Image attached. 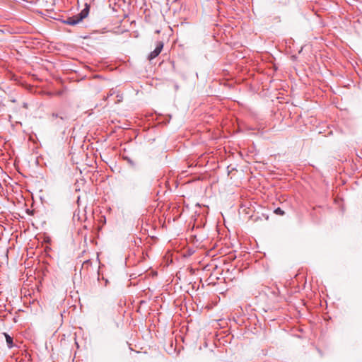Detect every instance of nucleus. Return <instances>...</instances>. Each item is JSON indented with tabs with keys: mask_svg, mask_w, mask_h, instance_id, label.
Segmentation results:
<instances>
[{
	"mask_svg": "<svg viewBox=\"0 0 362 362\" xmlns=\"http://www.w3.org/2000/svg\"><path fill=\"white\" fill-rule=\"evenodd\" d=\"M4 334L5 336L6 341L8 347L9 349L12 348L13 346V337H11L7 333H4Z\"/></svg>",
	"mask_w": 362,
	"mask_h": 362,
	"instance_id": "4",
	"label": "nucleus"
},
{
	"mask_svg": "<svg viewBox=\"0 0 362 362\" xmlns=\"http://www.w3.org/2000/svg\"><path fill=\"white\" fill-rule=\"evenodd\" d=\"M163 48V42L161 41L157 42L156 47L148 55V59L152 60L154 58H156L157 56H158L159 54L161 52Z\"/></svg>",
	"mask_w": 362,
	"mask_h": 362,
	"instance_id": "3",
	"label": "nucleus"
},
{
	"mask_svg": "<svg viewBox=\"0 0 362 362\" xmlns=\"http://www.w3.org/2000/svg\"><path fill=\"white\" fill-rule=\"evenodd\" d=\"M128 189L132 192H141L145 189H149V185L146 186L141 177H135L130 180L128 184Z\"/></svg>",
	"mask_w": 362,
	"mask_h": 362,
	"instance_id": "2",
	"label": "nucleus"
},
{
	"mask_svg": "<svg viewBox=\"0 0 362 362\" xmlns=\"http://www.w3.org/2000/svg\"><path fill=\"white\" fill-rule=\"evenodd\" d=\"M274 213L277 215L283 216L285 212L281 208L278 207L274 210Z\"/></svg>",
	"mask_w": 362,
	"mask_h": 362,
	"instance_id": "5",
	"label": "nucleus"
},
{
	"mask_svg": "<svg viewBox=\"0 0 362 362\" xmlns=\"http://www.w3.org/2000/svg\"><path fill=\"white\" fill-rule=\"evenodd\" d=\"M89 13V6L86 4V7L78 14L68 17L63 23L70 25H75L86 18Z\"/></svg>",
	"mask_w": 362,
	"mask_h": 362,
	"instance_id": "1",
	"label": "nucleus"
},
{
	"mask_svg": "<svg viewBox=\"0 0 362 362\" xmlns=\"http://www.w3.org/2000/svg\"><path fill=\"white\" fill-rule=\"evenodd\" d=\"M117 99L115 100V103L121 102L122 100V96L119 95L118 93L117 94Z\"/></svg>",
	"mask_w": 362,
	"mask_h": 362,
	"instance_id": "7",
	"label": "nucleus"
},
{
	"mask_svg": "<svg viewBox=\"0 0 362 362\" xmlns=\"http://www.w3.org/2000/svg\"><path fill=\"white\" fill-rule=\"evenodd\" d=\"M115 93H116V90H115L114 89H111L110 90L109 93L107 94V98H109L110 96H112V95H113Z\"/></svg>",
	"mask_w": 362,
	"mask_h": 362,
	"instance_id": "6",
	"label": "nucleus"
}]
</instances>
